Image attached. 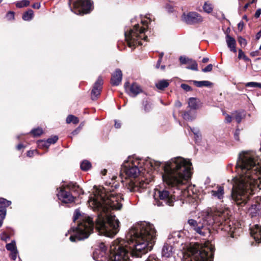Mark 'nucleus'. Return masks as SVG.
<instances>
[{
  "instance_id": "1",
  "label": "nucleus",
  "mask_w": 261,
  "mask_h": 261,
  "mask_svg": "<svg viewBox=\"0 0 261 261\" xmlns=\"http://www.w3.org/2000/svg\"><path fill=\"white\" fill-rule=\"evenodd\" d=\"M112 181H106L105 186L96 189L89 200L90 206L98 212L94 220L89 216H82L80 210H75L73 221L74 223L79 221L77 226L72 225L71 228L74 233L69 238L71 242L87 239L94 227L99 234L108 237L112 238L118 232L120 222L111 210H120L122 205L120 200L123 198L113 193L119 185L116 180Z\"/></svg>"
},
{
  "instance_id": "2",
  "label": "nucleus",
  "mask_w": 261,
  "mask_h": 261,
  "mask_svg": "<svg viewBox=\"0 0 261 261\" xmlns=\"http://www.w3.org/2000/svg\"><path fill=\"white\" fill-rule=\"evenodd\" d=\"M125 238L126 240L117 239L112 242L108 261H129L130 250L133 256L141 257L152 249L156 230L153 224L140 222L129 229Z\"/></svg>"
},
{
  "instance_id": "3",
  "label": "nucleus",
  "mask_w": 261,
  "mask_h": 261,
  "mask_svg": "<svg viewBox=\"0 0 261 261\" xmlns=\"http://www.w3.org/2000/svg\"><path fill=\"white\" fill-rule=\"evenodd\" d=\"M228 213V210L203 211L197 220L190 219L187 224L191 230L201 236L209 234L210 227L214 226L219 229L227 232L231 237L234 238L237 228L230 221Z\"/></svg>"
},
{
  "instance_id": "4",
  "label": "nucleus",
  "mask_w": 261,
  "mask_h": 261,
  "mask_svg": "<svg viewBox=\"0 0 261 261\" xmlns=\"http://www.w3.org/2000/svg\"><path fill=\"white\" fill-rule=\"evenodd\" d=\"M236 169L241 179H261V161L252 151L240 153Z\"/></svg>"
},
{
  "instance_id": "5",
  "label": "nucleus",
  "mask_w": 261,
  "mask_h": 261,
  "mask_svg": "<svg viewBox=\"0 0 261 261\" xmlns=\"http://www.w3.org/2000/svg\"><path fill=\"white\" fill-rule=\"evenodd\" d=\"M191 162L181 157L171 159L163 165L162 179H190L193 174Z\"/></svg>"
},
{
  "instance_id": "6",
  "label": "nucleus",
  "mask_w": 261,
  "mask_h": 261,
  "mask_svg": "<svg viewBox=\"0 0 261 261\" xmlns=\"http://www.w3.org/2000/svg\"><path fill=\"white\" fill-rule=\"evenodd\" d=\"M160 165V163L150 159L144 161L134 156H129L127 160L124 162L122 170L126 176L125 179H127V177L136 178L143 174V171L145 170L146 168H153L155 170Z\"/></svg>"
},
{
  "instance_id": "7",
  "label": "nucleus",
  "mask_w": 261,
  "mask_h": 261,
  "mask_svg": "<svg viewBox=\"0 0 261 261\" xmlns=\"http://www.w3.org/2000/svg\"><path fill=\"white\" fill-rule=\"evenodd\" d=\"M232 181V199L238 205L243 206L247 203L250 196L254 193L255 185L251 180Z\"/></svg>"
},
{
  "instance_id": "8",
  "label": "nucleus",
  "mask_w": 261,
  "mask_h": 261,
  "mask_svg": "<svg viewBox=\"0 0 261 261\" xmlns=\"http://www.w3.org/2000/svg\"><path fill=\"white\" fill-rule=\"evenodd\" d=\"M147 20L149 22L151 21L149 14L145 15L144 18L141 17V23L143 27L136 24L128 32H125V40L129 47L135 48L137 45H142V40L147 41V36L145 34V31L147 29Z\"/></svg>"
},
{
  "instance_id": "9",
  "label": "nucleus",
  "mask_w": 261,
  "mask_h": 261,
  "mask_svg": "<svg viewBox=\"0 0 261 261\" xmlns=\"http://www.w3.org/2000/svg\"><path fill=\"white\" fill-rule=\"evenodd\" d=\"M214 253V246L207 241L203 246L198 244L191 245L186 255L189 258L188 261H213Z\"/></svg>"
},
{
  "instance_id": "10",
  "label": "nucleus",
  "mask_w": 261,
  "mask_h": 261,
  "mask_svg": "<svg viewBox=\"0 0 261 261\" xmlns=\"http://www.w3.org/2000/svg\"><path fill=\"white\" fill-rule=\"evenodd\" d=\"M71 11L76 14H84L89 12L91 3L90 0H69Z\"/></svg>"
},
{
  "instance_id": "11",
  "label": "nucleus",
  "mask_w": 261,
  "mask_h": 261,
  "mask_svg": "<svg viewBox=\"0 0 261 261\" xmlns=\"http://www.w3.org/2000/svg\"><path fill=\"white\" fill-rule=\"evenodd\" d=\"M123 185H125L126 187L130 192L140 191V189L145 188L149 182L145 180H121Z\"/></svg>"
},
{
  "instance_id": "12",
  "label": "nucleus",
  "mask_w": 261,
  "mask_h": 261,
  "mask_svg": "<svg viewBox=\"0 0 261 261\" xmlns=\"http://www.w3.org/2000/svg\"><path fill=\"white\" fill-rule=\"evenodd\" d=\"M60 191L57 194L58 199L63 203L70 204L74 201V197L69 192L65 190L63 188H60Z\"/></svg>"
},
{
  "instance_id": "13",
  "label": "nucleus",
  "mask_w": 261,
  "mask_h": 261,
  "mask_svg": "<svg viewBox=\"0 0 261 261\" xmlns=\"http://www.w3.org/2000/svg\"><path fill=\"white\" fill-rule=\"evenodd\" d=\"M184 20L189 24H193L201 22L203 21L202 17L197 13L195 12H189L187 15H183Z\"/></svg>"
},
{
  "instance_id": "14",
  "label": "nucleus",
  "mask_w": 261,
  "mask_h": 261,
  "mask_svg": "<svg viewBox=\"0 0 261 261\" xmlns=\"http://www.w3.org/2000/svg\"><path fill=\"white\" fill-rule=\"evenodd\" d=\"M184 237V233L182 231H173L168 236V242L169 244H175L181 243L182 244V240Z\"/></svg>"
},
{
  "instance_id": "15",
  "label": "nucleus",
  "mask_w": 261,
  "mask_h": 261,
  "mask_svg": "<svg viewBox=\"0 0 261 261\" xmlns=\"http://www.w3.org/2000/svg\"><path fill=\"white\" fill-rule=\"evenodd\" d=\"M124 88L129 95L133 97L137 96L138 94L142 92L141 87L136 83H133L129 87V83L126 82L124 84Z\"/></svg>"
},
{
  "instance_id": "16",
  "label": "nucleus",
  "mask_w": 261,
  "mask_h": 261,
  "mask_svg": "<svg viewBox=\"0 0 261 261\" xmlns=\"http://www.w3.org/2000/svg\"><path fill=\"white\" fill-rule=\"evenodd\" d=\"M103 85V80L101 76H99L94 83L91 91V98L92 100L96 99L100 95Z\"/></svg>"
},
{
  "instance_id": "17",
  "label": "nucleus",
  "mask_w": 261,
  "mask_h": 261,
  "mask_svg": "<svg viewBox=\"0 0 261 261\" xmlns=\"http://www.w3.org/2000/svg\"><path fill=\"white\" fill-rule=\"evenodd\" d=\"M250 234L256 242L261 243V226L256 224L251 228Z\"/></svg>"
},
{
  "instance_id": "18",
  "label": "nucleus",
  "mask_w": 261,
  "mask_h": 261,
  "mask_svg": "<svg viewBox=\"0 0 261 261\" xmlns=\"http://www.w3.org/2000/svg\"><path fill=\"white\" fill-rule=\"evenodd\" d=\"M122 73L120 69H116L112 74L111 82L113 86H118L121 82Z\"/></svg>"
},
{
  "instance_id": "19",
  "label": "nucleus",
  "mask_w": 261,
  "mask_h": 261,
  "mask_svg": "<svg viewBox=\"0 0 261 261\" xmlns=\"http://www.w3.org/2000/svg\"><path fill=\"white\" fill-rule=\"evenodd\" d=\"M212 196L217 199L222 200L224 198V187L217 185V187L211 191Z\"/></svg>"
},
{
  "instance_id": "20",
  "label": "nucleus",
  "mask_w": 261,
  "mask_h": 261,
  "mask_svg": "<svg viewBox=\"0 0 261 261\" xmlns=\"http://www.w3.org/2000/svg\"><path fill=\"white\" fill-rule=\"evenodd\" d=\"M12 202L4 198L1 197V226L3 220L5 218L7 214L6 207L10 206Z\"/></svg>"
},
{
  "instance_id": "21",
  "label": "nucleus",
  "mask_w": 261,
  "mask_h": 261,
  "mask_svg": "<svg viewBox=\"0 0 261 261\" xmlns=\"http://www.w3.org/2000/svg\"><path fill=\"white\" fill-rule=\"evenodd\" d=\"M174 251L173 246L168 242L164 244L162 249V254L164 257H170L172 256Z\"/></svg>"
},
{
  "instance_id": "22",
  "label": "nucleus",
  "mask_w": 261,
  "mask_h": 261,
  "mask_svg": "<svg viewBox=\"0 0 261 261\" xmlns=\"http://www.w3.org/2000/svg\"><path fill=\"white\" fill-rule=\"evenodd\" d=\"M93 258L96 261H106L107 259L106 252L95 249L93 253Z\"/></svg>"
},
{
  "instance_id": "23",
  "label": "nucleus",
  "mask_w": 261,
  "mask_h": 261,
  "mask_svg": "<svg viewBox=\"0 0 261 261\" xmlns=\"http://www.w3.org/2000/svg\"><path fill=\"white\" fill-rule=\"evenodd\" d=\"M225 39L227 45L230 50L234 53H236V41L234 38L230 36L229 35L227 34L226 35Z\"/></svg>"
},
{
  "instance_id": "24",
  "label": "nucleus",
  "mask_w": 261,
  "mask_h": 261,
  "mask_svg": "<svg viewBox=\"0 0 261 261\" xmlns=\"http://www.w3.org/2000/svg\"><path fill=\"white\" fill-rule=\"evenodd\" d=\"M261 205L260 203H256L252 204L248 210V212L252 217L259 215L260 212Z\"/></svg>"
},
{
  "instance_id": "25",
  "label": "nucleus",
  "mask_w": 261,
  "mask_h": 261,
  "mask_svg": "<svg viewBox=\"0 0 261 261\" xmlns=\"http://www.w3.org/2000/svg\"><path fill=\"white\" fill-rule=\"evenodd\" d=\"M200 106L201 103L199 99L194 97H191L189 99L188 107L190 108V109L195 111Z\"/></svg>"
},
{
  "instance_id": "26",
  "label": "nucleus",
  "mask_w": 261,
  "mask_h": 261,
  "mask_svg": "<svg viewBox=\"0 0 261 261\" xmlns=\"http://www.w3.org/2000/svg\"><path fill=\"white\" fill-rule=\"evenodd\" d=\"M58 140V137L57 136H54L48 138L46 141H40L38 143V145L43 147L48 148L50 144L55 143Z\"/></svg>"
},
{
  "instance_id": "27",
  "label": "nucleus",
  "mask_w": 261,
  "mask_h": 261,
  "mask_svg": "<svg viewBox=\"0 0 261 261\" xmlns=\"http://www.w3.org/2000/svg\"><path fill=\"white\" fill-rule=\"evenodd\" d=\"M196 117V112L195 111L190 110L185 111L182 114V118L187 121H192Z\"/></svg>"
},
{
  "instance_id": "28",
  "label": "nucleus",
  "mask_w": 261,
  "mask_h": 261,
  "mask_svg": "<svg viewBox=\"0 0 261 261\" xmlns=\"http://www.w3.org/2000/svg\"><path fill=\"white\" fill-rule=\"evenodd\" d=\"M63 182L62 186H66L70 190L78 191L80 189V186L74 181H70L69 183L63 181Z\"/></svg>"
},
{
  "instance_id": "29",
  "label": "nucleus",
  "mask_w": 261,
  "mask_h": 261,
  "mask_svg": "<svg viewBox=\"0 0 261 261\" xmlns=\"http://www.w3.org/2000/svg\"><path fill=\"white\" fill-rule=\"evenodd\" d=\"M169 84L168 80H162L158 81L155 84L156 87L161 90H164L165 88L168 87Z\"/></svg>"
},
{
  "instance_id": "30",
  "label": "nucleus",
  "mask_w": 261,
  "mask_h": 261,
  "mask_svg": "<svg viewBox=\"0 0 261 261\" xmlns=\"http://www.w3.org/2000/svg\"><path fill=\"white\" fill-rule=\"evenodd\" d=\"M156 192H158L160 199L167 200L170 197V193L167 190H158Z\"/></svg>"
},
{
  "instance_id": "31",
  "label": "nucleus",
  "mask_w": 261,
  "mask_h": 261,
  "mask_svg": "<svg viewBox=\"0 0 261 261\" xmlns=\"http://www.w3.org/2000/svg\"><path fill=\"white\" fill-rule=\"evenodd\" d=\"M193 83L194 85L197 87H210L212 85V83L210 81H194Z\"/></svg>"
},
{
  "instance_id": "32",
  "label": "nucleus",
  "mask_w": 261,
  "mask_h": 261,
  "mask_svg": "<svg viewBox=\"0 0 261 261\" xmlns=\"http://www.w3.org/2000/svg\"><path fill=\"white\" fill-rule=\"evenodd\" d=\"M33 11L31 9L26 11L22 16V18L24 20L29 21L32 19L33 17Z\"/></svg>"
},
{
  "instance_id": "33",
  "label": "nucleus",
  "mask_w": 261,
  "mask_h": 261,
  "mask_svg": "<svg viewBox=\"0 0 261 261\" xmlns=\"http://www.w3.org/2000/svg\"><path fill=\"white\" fill-rule=\"evenodd\" d=\"M163 182L166 184L169 187H174L177 184H183V180H163Z\"/></svg>"
},
{
  "instance_id": "34",
  "label": "nucleus",
  "mask_w": 261,
  "mask_h": 261,
  "mask_svg": "<svg viewBox=\"0 0 261 261\" xmlns=\"http://www.w3.org/2000/svg\"><path fill=\"white\" fill-rule=\"evenodd\" d=\"M80 166L82 170L87 171L91 168V164L88 161L84 160L81 163Z\"/></svg>"
},
{
  "instance_id": "35",
  "label": "nucleus",
  "mask_w": 261,
  "mask_h": 261,
  "mask_svg": "<svg viewBox=\"0 0 261 261\" xmlns=\"http://www.w3.org/2000/svg\"><path fill=\"white\" fill-rule=\"evenodd\" d=\"M67 123H70L72 122L73 124H77L79 122V120L77 117L72 115H69L66 118Z\"/></svg>"
},
{
  "instance_id": "36",
  "label": "nucleus",
  "mask_w": 261,
  "mask_h": 261,
  "mask_svg": "<svg viewBox=\"0 0 261 261\" xmlns=\"http://www.w3.org/2000/svg\"><path fill=\"white\" fill-rule=\"evenodd\" d=\"M30 3V2L29 0H22L16 2V6L17 8H21L29 6Z\"/></svg>"
},
{
  "instance_id": "37",
  "label": "nucleus",
  "mask_w": 261,
  "mask_h": 261,
  "mask_svg": "<svg viewBox=\"0 0 261 261\" xmlns=\"http://www.w3.org/2000/svg\"><path fill=\"white\" fill-rule=\"evenodd\" d=\"M189 64V66L187 67V69L196 71L198 70V65L195 61L191 59Z\"/></svg>"
},
{
  "instance_id": "38",
  "label": "nucleus",
  "mask_w": 261,
  "mask_h": 261,
  "mask_svg": "<svg viewBox=\"0 0 261 261\" xmlns=\"http://www.w3.org/2000/svg\"><path fill=\"white\" fill-rule=\"evenodd\" d=\"M203 9L207 13H210L213 11V8L211 4L205 2L203 5Z\"/></svg>"
},
{
  "instance_id": "39",
  "label": "nucleus",
  "mask_w": 261,
  "mask_h": 261,
  "mask_svg": "<svg viewBox=\"0 0 261 261\" xmlns=\"http://www.w3.org/2000/svg\"><path fill=\"white\" fill-rule=\"evenodd\" d=\"M245 86L247 87L259 88L261 89V83L254 82H251L247 83L245 84Z\"/></svg>"
},
{
  "instance_id": "40",
  "label": "nucleus",
  "mask_w": 261,
  "mask_h": 261,
  "mask_svg": "<svg viewBox=\"0 0 261 261\" xmlns=\"http://www.w3.org/2000/svg\"><path fill=\"white\" fill-rule=\"evenodd\" d=\"M6 248L8 250H9L11 252L16 250L17 249L16 247L15 242L14 241H12L10 243L7 244L6 245Z\"/></svg>"
},
{
  "instance_id": "41",
  "label": "nucleus",
  "mask_w": 261,
  "mask_h": 261,
  "mask_svg": "<svg viewBox=\"0 0 261 261\" xmlns=\"http://www.w3.org/2000/svg\"><path fill=\"white\" fill-rule=\"evenodd\" d=\"M43 133V130L41 128H37L33 129L31 130V133L34 136H39L41 135Z\"/></svg>"
},
{
  "instance_id": "42",
  "label": "nucleus",
  "mask_w": 261,
  "mask_h": 261,
  "mask_svg": "<svg viewBox=\"0 0 261 261\" xmlns=\"http://www.w3.org/2000/svg\"><path fill=\"white\" fill-rule=\"evenodd\" d=\"M191 60V59H189L186 57L181 56L179 58V61L182 64H189Z\"/></svg>"
},
{
  "instance_id": "43",
  "label": "nucleus",
  "mask_w": 261,
  "mask_h": 261,
  "mask_svg": "<svg viewBox=\"0 0 261 261\" xmlns=\"http://www.w3.org/2000/svg\"><path fill=\"white\" fill-rule=\"evenodd\" d=\"M238 42L242 46L245 47L247 45L246 40L242 37H238Z\"/></svg>"
},
{
  "instance_id": "44",
  "label": "nucleus",
  "mask_w": 261,
  "mask_h": 261,
  "mask_svg": "<svg viewBox=\"0 0 261 261\" xmlns=\"http://www.w3.org/2000/svg\"><path fill=\"white\" fill-rule=\"evenodd\" d=\"M180 87L182 89L187 92L192 90V88L189 85L186 84H181Z\"/></svg>"
},
{
  "instance_id": "45",
  "label": "nucleus",
  "mask_w": 261,
  "mask_h": 261,
  "mask_svg": "<svg viewBox=\"0 0 261 261\" xmlns=\"http://www.w3.org/2000/svg\"><path fill=\"white\" fill-rule=\"evenodd\" d=\"M190 128L191 130L193 133V134L195 135V136L196 137L199 138V137H200L199 130L198 128H194H194L190 127Z\"/></svg>"
},
{
  "instance_id": "46",
  "label": "nucleus",
  "mask_w": 261,
  "mask_h": 261,
  "mask_svg": "<svg viewBox=\"0 0 261 261\" xmlns=\"http://www.w3.org/2000/svg\"><path fill=\"white\" fill-rule=\"evenodd\" d=\"M213 65L210 64L208 65L204 68H203L202 69V71L203 72H207L211 71L213 69Z\"/></svg>"
},
{
  "instance_id": "47",
  "label": "nucleus",
  "mask_w": 261,
  "mask_h": 261,
  "mask_svg": "<svg viewBox=\"0 0 261 261\" xmlns=\"http://www.w3.org/2000/svg\"><path fill=\"white\" fill-rule=\"evenodd\" d=\"M6 18L8 20L14 19V13L13 12H9L6 15Z\"/></svg>"
},
{
  "instance_id": "48",
  "label": "nucleus",
  "mask_w": 261,
  "mask_h": 261,
  "mask_svg": "<svg viewBox=\"0 0 261 261\" xmlns=\"http://www.w3.org/2000/svg\"><path fill=\"white\" fill-rule=\"evenodd\" d=\"M17 254H18L17 250L11 252L10 257H11V259L14 260H16V259L17 258Z\"/></svg>"
},
{
  "instance_id": "49",
  "label": "nucleus",
  "mask_w": 261,
  "mask_h": 261,
  "mask_svg": "<svg viewBox=\"0 0 261 261\" xmlns=\"http://www.w3.org/2000/svg\"><path fill=\"white\" fill-rule=\"evenodd\" d=\"M145 261H160L155 255H151L147 258Z\"/></svg>"
},
{
  "instance_id": "50",
  "label": "nucleus",
  "mask_w": 261,
  "mask_h": 261,
  "mask_svg": "<svg viewBox=\"0 0 261 261\" xmlns=\"http://www.w3.org/2000/svg\"><path fill=\"white\" fill-rule=\"evenodd\" d=\"M95 249H100L101 251L106 252L107 248L103 243H100L98 246V247Z\"/></svg>"
},
{
  "instance_id": "51",
  "label": "nucleus",
  "mask_w": 261,
  "mask_h": 261,
  "mask_svg": "<svg viewBox=\"0 0 261 261\" xmlns=\"http://www.w3.org/2000/svg\"><path fill=\"white\" fill-rule=\"evenodd\" d=\"M234 119L235 120H236V121L239 123L241 122L242 119V116L240 114L238 113V114H237L235 116H234Z\"/></svg>"
},
{
  "instance_id": "52",
  "label": "nucleus",
  "mask_w": 261,
  "mask_h": 261,
  "mask_svg": "<svg viewBox=\"0 0 261 261\" xmlns=\"http://www.w3.org/2000/svg\"><path fill=\"white\" fill-rule=\"evenodd\" d=\"M245 56L244 53L242 51V49H239V54H238V58L239 59H242Z\"/></svg>"
},
{
  "instance_id": "53",
  "label": "nucleus",
  "mask_w": 261,
  "mask_h": 261,
  "mask_svg": "<svg viewBox=\"0 0 261 261\" xmlns=\"http://www.w3.org/2000/svg\"><path fill=\"white\" fill-rule=\"evenodd\" d=\"M244 23L243 21H241L238 24V29L240 31H242L244 28Z\"/></svg>"
},
{
  "instance_id": "54",
  "label": "nucleus",
  "mask_w": 261,
  "mask_h": 261,
  "mask_svg": "<svg viewBox=\"0 0 261 261\" xmlns=\"http://www.w3.org/2000/svg\"><path fill=\"white\" fill-rule=\"evenodd\" d=\"M261 14V9H258L256 10L255 13V15H254V17L255 18H258L260 16Z\"/></svg>"
},
{
  "instance_id": "55",
  "label": "nucleus",
  "mask_w": 261,
  "mask_h": 261,
  "mask_svg": "<svg viewBox=\"0 0 261 261\" xmlns=\"http://www.w3.org/2000/svg\"><path fill=\"white\" fill-rule=\"evenodd\" d=\"M225 121L227 123H230L232 121V117L229 115H226L225 117Z\"/></svg>"
},
{
  "instance_id": "56",
  "label": "nucleus",
  "mask_w": 261,
  "mask_h": 261,
  "mask_svg": "<svg viewBox=\"0 0 261 261\" xmlns=\"http://www.w3.org/2000/svg\"><path fill=\"white\" fill-rule=\"evenodd\" d=\"M239 132H240L239 129H237L236 130V132L234 133V138L236 140H239Z\"/></svg>"
},
{
  "instance_id": "57",
  "label": "nucleus",
  "mask_w": 261,
  "mask_h": 261,
  "mask_svg": "<svg viewBox=\"0 0 261 261\" xmlns=\"http://www.w3.org/2000/svg\"><path fill=\"white\" fill-rule=\"evenodd\" d=\"M32 7H33V8H34V9H39V8H40V3H35V4H34L33 5Z\"/></svg>"
},
{
  "instance_id": "58",
  "label": "nucleus",
  "mask_w": 261,
  "mask_h": 261,
  "mask_svg": "<svg viewBox=\"0 0 261 261\" xmlns=\"http://www.w3.org/2000/svg\"><path fill=\"white\" fill-rule=\"evenodd\" d=\"M175 105L177 108H180L182 106L181 102L179 100H176L175 102Z\"/></svg>"
},
{
  "instance_id": "59",
  "label": "nucleus",
  "mask_w": 261,
  "mask_h": 261,
  "mask_svg": "<svg viewBox=\"0 0 261 261\" xmlns=\"http://www.w3.org/2000/svg\"><path fill=\"white\" fill-rule=\"evenodd\" d=\"M115 126L116 128H119L121 127V123L117 121H115Z\"/></svg>"
},
{
  "instance_id": "60",
  "label": "nucleus",
  "mask_w": 261,
  "mask_h": 261,
  "mask_svg": "<svg viewBox=\"0 0 261 261\" xmlns=\"http://www.w3.org/2000/svg\"><path fill=\"white\" fill-rule=\"evenodd\" d=\"M23 147V145L22 144H19L17 146V149L18 150H20L21 148Z\"/></svg>"
},
{
  "instance_id": "61",
  "label": "nucleus",
  "mask_w": 261,
  "mask_h": 261,
  "mask_svg": "<svg viewBox=\"0 0 261 261\" xmlns=\"http://www.w3.org/2000/svg\"><path fill=\"white\" fill-rule=\"evenodd\" d=\"M209 61V59L208 58H203L202 61L203 63H207Z\"/></svg>"
},
{
  "instance_id": "62",
  "label": "nucleus",
  "mask_w": 261,
  "mask_h": 261,
  "mask_svg": "<svg viewBox=\"0 0 261 261\" xmlns=\"http://www.w3.org/2000/svg\"><path fill=\"white\" fill-rule=\"evenodd\" d=\"M261 36V31L256 34V38L259 39Z\"/></svg>"
},
{
  "instance_id": "63",
  "label": "nucleus",
  "mask_w": 261,
  "mask_h": 261,
  "mask_svg": "<svg viewBox=\"0 0 261 261\" xmlns=\"http://www.w3.org/2000/svg\"><path fill=\"white\" fill-rule=\"evenodd\" d=\"M33 154V152L32 151H28L27 152V154L28 156H31L32 155V154Z\"/></svg>"
},
{
  "instance_id": "64",
  "label": "nucleus",
  "mask_w": 261,
  "mask_h": 261,
  "mask_svg": "<svg viewBox=\"0 0 261 261\" xmlns=\"http://www.w3.org/2000/svg\"><path fill=\"white\" fill-rule=\"evenodd\" d=\"M249 4H250L249 3H247V4H246L245 5V6H244V9L245 10H246L248 8V7H249Z\"/></svg>"
}]
</instances>
